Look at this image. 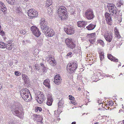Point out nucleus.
Segmentation results:
<instances>
[{"mask_svg":"<svg viewBox=\"0 0 124 124\" xmlns=\"http://www.w3.org/2000/svg\"><path fill=\"white\" fill-rule=\"evenodd\" d=\"M11 109L13 114L20 118L23 119L24 117V113L23 111L22 107L19 103H16L11 106Z\"/></svg>","mask_w":124,"mask_h":124,"instance_id":"nucleus-1","label":"nucleus"},{"mask_svg":"<svg viewBox=\"0 0 124 124\" xmlns=\"http://www.w3.org/2000/svg\"><path fill=\"white\" fill-rule=\"evenodd\" d=\"M107 7L110 13L115 17L117 18L119 16H121V13H119V11L113 4H108Z\"/></svg>","mask_w":124,"mask_h":124,"instance_id":"nucleus-2","label":"nucleus"},{"mask_svg":"<svg viewBox=\"0 0 124 124\" xmlns=\"http://www.w3.org/2000/svg\"><path fill=\"white\" fill-rule=\"evenodd\" d=\"M58 15L61 20L66 19L68 16L66 8L64 6H60L57 10Z\"/></svg>","mask_w":124,"mask_h":124,"instance_id":"nucleus-3","label":"nucleus"},{"mask_svg":"<svg viewBox=\"0 0 124 124\" xmlns=\"http://www.w3.org/2000/svg\"><path fill=\"white\" fill-rule=\"evenodd\" d=\"M77 67V61H71L67 65V71L70 74L73 73L75 71Z\"/></svg>","mask_w":124,"mask_h":124,"instance_id":"nucleus-4","label":"nucleus"},{"mask_svg":"<svg viewBox=\"0 0 124 124\" xmlns=\"http://www.w3.org/2000/svg\"><path fill=\"white\" fill-rule=\"evenodd\" d=\"M40 27L43 32H45V30L48 29L49 28L47 26V23L45 19L42 18L41 20V22L40 23Z\"/></svg>","mask_w":124,"mask_h":124,"instance_id":"nucleus-5","label":"nucleus"},{"mask_svg":"<svg viewBox=\"0 0 124 124\" xmlns=\"http://www.w3.org/2000/svg\"><path fill=\"white\" fill-rule=\"evenodd\" d=\"M102 34L104 35V36L107 41L110 42L113 39V36L112 34L111 33L106 31H104V32H102Z\"/></svg>","mask_w":124,"mask_h":124,"instance_id":"nucleus-6","label":"nucleus"},{"mask_svg":"<svg viewBox=\"0 0 124 124\" xmlns=\"http://www.w3.org/2000/svg\"><path fill=\"white\" fill-rule=\"evenodd\" d=\"M35 99L39 103H41L45 99L44 95L41 92H38L36 96Z\"/></svg>","mask_w":124,"mask_h":124,"instance_id":"nucleus-7","label":"nucleus"},{"mask_svg":"<svg viewBox=\"0 0 124 124\" xmlns=\"http://www.w3.org/2000/svg\"><path fill=\"white\" fill-rule=\"evenodd\" d=\"M85 17L88 20H91L93 18L94 16L92 10L88 9L85 12Z\"/></svg>","mask_w":124,"mask_h":124,"instance_id":"nucleus-8","label":"nucleus"},{"mask_svg":"<svg viewBox=\"0 0 124 124\" xmlns=\"http://www.w3.org/2000/svg\"><path fill=\"white\" fill-rule=\"evenodd\" d=\"M27 13L28 16L31 19L36 17L38 15V12L34 9H29Z\"/></svg>","mask_w":124,"mask_h":124,"instance_id":"nucleus-9","label":"nucleus"},{"mask_svg":"<svg viewBox=\"0 0 124 124\" xmlns=\"http://www.w3.org/2000/svg\"><path fill=\"white\" fill-rule=\"evenodd\" d=\"M31 30L35 36L37 37H39L41 33L37 27L33 26L31 27Z\"/></svg>","mask_w":124,"mask_h":124,"instance_id":"nucleus-10","label":"nucleus"},{"mask_svg":"<svg viewBox=\"0 0 124 124\" xmlns=\"http://www.w3.org/2000/svg\"><path fill=\"white\" fill-rule=\"evenodd\" d=\"M52 66H55L56 64V62L54 60V58L51 56L46 57L45 61Z\"/></svg>","mask_w":124,"mask_h":124,"instance_id":"nucleus-11","label":"nucleus"},{"mask_svg":"<svg viewBox=\"0 0 124 124\" xmlns=\"http://www.w3.org/2000/svg\"><path fill=\"white\" fill-rule=\"evenodd\" d=\"M105 16L106 23L110 25H111L112 24V20L111 19L110 14L106 12L105 14Z\"/></svg>","mask_w":124,"mask_h":124,"instance_id":"nucleus-12","label":"nucleus"},{"mask_svg":"<svg viewBox=\"0 0 124 124\" xmlns=\"http://www.w3.org/2000/svg\"><path fill=\"white\" fill-rule=\"evenodd\" d=\"M45 32H43L45 35L49 37L53 36L54 34V31L49 28L45 30Z\"/></svg>","mask_w":124,"mask_h":124,"instance_id":"nucleus-13","label":"nucleus"},{"mask_svg":"<svg viewBox=\"0 0 124 124\" xmlns=\"http://www.w3.org/2000/svg\"><path fill=\"white\" fill-rule=\"evenodd\" d=\"M64 30L65 32L69 35L73 34L75 32L74 28L72 27L69 26L67 28H64Z\"/></svg>","mask_w":124,"mask_h":124,"instance_id":"nucleus-14","label":"nucleus"},{"mask_svg":"<svg viewBox=\"0 0 124 124\" xmlns=\"http://www.w3.org/2000/svg\"><path fill=\"white\" fill-rule=\"evenodd\" d=\"M26 94L24 95V97H22L25 101L28 102H29L32 99L30 93H29V94Z\"/></svg>","mask_w":124,"mask_h":124,"instance_id":"nucleus-15","label":"nucleus"},{"mask_svg":"<svg viewBox=\"0 0 124 124\" xmlns=\"http://www.w3.org/2000/svg\"><path fill=\"white\" fill-rule=\"evenodd\" d=\"M0 10H1L4 14L7 13V9L4 4L2 2L0 1Z\"/></svg>","mask_w":124,"mask_h":124,"instance_id":"nucleus-16","label":"nucleus"},{"mask_svg":"<svg viewBox=\"0 0 124 124\" xmlns=\"http://www.w3.org/2000/svg\"><path fill=\"white\" fill-rule=\"evenodd\" d=\"M61 80V78L60 76L59 75H56L54 78V83L56 84L59 85Z\"/></svg>","mask_w":124,"mask_h":124,"instance_id":"nucleus-17","label":"nucleus"},{"mask_svg":"<svg viewBox=\"0 0 124 124\" xmlns=\"http://www.w3.org/2000/svg\"><path fill=\"white\" fill-rule=\"evenodd\" d=\"M30 93L29 90L26 88H24L21 89L20 91V93L21 97H24V95L26 94H29Z\"/></svg>","mask_w":124,"mask_h":124,"instance_id":"nucleus-18","label":"nucleus"},{"mask_svg":"<svg viewBox=\"0 0 124 124\" xmlns=\"http://www.w3.org/2000/svg\"><path fill=\"white\" fill-rule=\"evenodd\" d=\"M47 100L46 102V104L48 106H51L52 104L53 99L52 98L51 94H48L47 95Z\"/></svg>","mask_w":124,"mask_h":124,"instance_id":"nucleus-19","label":"nucleus"},{"mask_svg":"<svg viewBox=\"0 0 124 124\" xmlns=\"http://www.w3.org/2000/svg\"><path fill=\"white\" fill-rule=\"evenodd\" d=\"M87 23L85 21H79L77 23L78 26L80 27H84L87 24Z\"/></svg>","mask_w":124,"mask_h":124,"instance_id":"nucleus-20","label":"nucleus"},{"mask_svg":"<svg viewBox=\"0 0 124 124\" xmlns=\"http://www.w3.org/2000/svg\"><path fill=\"white\" fill-rule=\"evenodd\" d=\"M68 8L69 11L71 14H74L75 11V7L73 4H70L68 6Z\"/></svg>","mask_w":124,"mask_h":124,"instance_id":"nucleus-21","label":"nucleus"},{"mask_svg":"<svg viewBox=\"0 0 124 124\" xmlns=\"http://www.w3.org/2000/svg\"><path fill=\"white\" fill-rule=\"evenodd\" d=\"M108 57V59L111 61L116 62H118V59L116 58L113 56L111 54H107Z\"/></svg>","mask_w":124,"mask_h":124,"instance_id":"nucleus-22","label":"nucleus"},{"mask_svg":"<svg viewBox=\"0 0 124 124\" xmlns=\"http://www.w3.org/2000/svg\"><path fill=\"white\" fill-rule=\"evenodd\" d=\"M114 30L115 31V37L118 39L120 38L121 36L117 28L116 27H115L114 28Z\"/></svg>","mask_w":124,"mask_h":124,"instance_id":"nucleus-23","label":"nucleus"},{"mask_svg":"<svg viewBox=\"0 0 124 124\" xmlns=\"http://www.w3.org/2000/svg\"><path fill=\"white\" fill-rule=\"evenodd\" d=\"M34 116L35 117V120H37L38 122H40L41 124H43L42 123H41L43 120V118L40 115H34Z\"/></svg>","mask_w":124,"mask_h":124,"instance_id":"nucleus-24","label":"nucleus"},{"mask_svg":"<svg viewBox=\"0 0 124 124\" xmlns=\"http://www.w3.org/2000/svg\"><path fill=\"white\" fill-rule=\"evenodd\" d=\"M43 84L48 88H50V81L49 79H46L44 80L43 83Z\"/></svg>","mask_w":124,"mask_h":124,"instance_id":"nucleus-25","label":"nucleus"},{"mask_svg":"<svg viewBox=\"0 0 124 124\" xmlns=\"http://www.w3.org/2000/svg\"><path fill=\"white\" fill-rule=\"evenodd\" d=\"M22 79L24 81L25 83H26L29 80V79L27 75L24 74H22Z\"/></svg>","mask_w":124,"mask_h":124,"instance_id":"nucleus-26","label":"nucleus"},{"mask_svg":"<svg viewBox=\"0 0 124 124\" xmlns=\"http://www.w3.org/2000/svg\"><path fill=\"white\" fill-rule=\"evenodd\" d=\"M13 41L12 40L10 41V42H9L7 44H6V48L8 50H10L12 49L13 47V45H12L11 43Z\"/></svg>","mask_w":124,"mask_h":124,"instance_id":"nucleus-27","label":"nucleus"},{"mask_svg":"<svg viewBox=\"0 0 124 124\" xmlns=\"http://www.w3.org/2000/svg\"><path fill=\"white\" fill-rule=\"evenodd\" d=\"M40 64L41 66L40 67L42 69L43 72L44 73L46 72L47 71L48 68L45 66H44L42 63H40Z\"/></svg>","mask_w":124,"mask_h":124,"instance_id":"nucleus-28","label":"nucleus"},{"mask_svg":"<svg viewBox=\"0 0 124 124\" xmlns=\"http://www.w3.org/2000/svg\"><path fill=\"white\" fill-rule=\"evenodd\" d=\"M16 12L19 15H22V11L21 8L20 7H16Z\"/></svg>","mask_w":124,"mask_h":124,"instance_id":"nucleus-29","label":"nucleus"},{"mask_svg":"<svg viewBox=\"0 0 124 124\" xmlns=\"http://www.w3.org/2000/svg\"><path fill=\"white\" fill-rule=\"evenodd\" d=\"M95 26L96 25L93 24H91L88 26H86V27L87 28L88 30H91L94 29Z\"/></svg>","mask_w":124,"mask_h":124,"instance_id":"nucleus-30","label":"nucleus"},{"mask_svg":"<svg viewBox=\"0 0 124 124\" xmlns=\"http://www.w3.org/2000/svg\"><path fill=\"white\" fill-rule=\"evenodd\" d=\"M52 0H47L46 2V5L45 7L46 8L52 7Z\"/></svg>","mask_w":124,"mask_h":124,"instance_id":"nucleus-31","label":"nucleus"},{"mask_svg":"<svg viewBox=\"0 0 124 124\" xmlns=\"http://www.w3.org/2000/svg\"><path fill=\"white\" fill-rule=\"evenodd\" d=\"M69 45H67L68 47L72 49L75 48L76 46L75 44L73 42H71V43H70V44H69Z\"/></svg>","mask_w":124,"mask_h":124,"instance_id":"nucleus-32","label":"nucleus"},{"mask_svg":"<svg viewBox=\"0 0 124 124\" xmlns=\"http://www.w3.org/2000/svg\"><path fill=\"white\" fill-rule=\"evenodd\" d=\"M65 43L67 45H69V44L72 42V39L70 38H68L65 39Z\"/></svg>","mask_w":124,"mask_h":124,"instance_id":"nucleus-33","label":"nucleus"},{"mask_svg":"<svg viewBox=\"0 0 124 124\" xmlns=\"http://www.w3.org/2000/svg\"><path fill=\"white\" fill-rule=\"evenodd\" d=\"M64 102L63 101L61 100L59 102L58 104V108H59L62 107L64 104Z\"/></svg>","mask_w":124,"mask_h":124,"instance_id":"nucleus-34","label":"nucleus"},{"mask_svg":"<svg viewBox=\"0 0 124 124\" xmlns=\"http://www.w3.org/2000/svg\"><path fill=\"white\" fill-rule=\"evenodd\" d=\"M6 44L4 42L0 41V48H6Z\"/></svg>","mask_w":124,"mask_h":124,"instance_id":"nucleus-35","label":"nucleus"},{"mask_svg":"<svg viewBox=\"0 0 124 124\" xmlns=\"http://www.w3.org/2000/svg\"><path fill=\"white\" fill-rule=\"evenodd\" d=\"M53 7L52 6V7H49V8L47 9L48 13L52 14L53 13L52 11L53 10Z\"/></svg>","mask_w":124,"mask_h":124,"instance_id":"nucleus-36","label":"nucleus"},{"mask_svg":"<svg viewBox=\"0 0 124 124\" xmlns=\"http://www.w3.org/2000/svg\"><path fill=\"white\" fill-rule=\"evenodd\" d=\"M99 55L100 60L101 61L104 58V53L103 52H101L99 53Z\"/></svg>","mask_w":124,"mask_h":124,"instance_id":"nucleus-37","label":"nucleus"},{"mask_svg":"<svg viewBox=\"0 0 124 124\" xmlns=\"http://www.w3.org/2000/svg\"><path fill=\"white\" fill-rule=\"evenodd\" d=\"M101 71L100 70L97 71L96 73H95V75L97 76L98 77H99L101 76Z\"/></svg>","mask_w":124,"mask_h":124,"instance_id":"nucleus-38","label":"nucleus"},{"mask_svg":"<svg viewBox=\"0 0 124 124\" xmlns=\"http://www.w3.org/2000/svg\"><path fill=\"white\" fill-rule=\"evenodd\" d=\"M95 33H93L90 34H89L90 39L92 38L95 39Z\"/></svg>","mask_w":124,"mask_h":124,"instance_id":"nucleus-39","label":"nucleus"},{"mask_svg":"<svg viewBox=\"0 0 124 124\" xmlns=\"http://www.w3.org/2000/svg\"><path fill=\"white\" fill-rule=\"evenodd\" d=\"M7 2L11 5H13L15 2V0H7Z\"/></svg>","mask_w":124,"mask_h":124,"instance_id":"nucleus-40","label":"nucleus"},{"mask_svg":"<svg viewBox=\"0 0 124 124\" xmlns=\"http://www.w3.org/2000/svg\"><path fill=\"white\" fill-rule=\"evenodd\" d=\"M42 110L41 108L40 107H37L35 108V111L36 112H40Z\"/></svg>","mask_w":124,"mask_h":124,"instance_id":"nucleus-41","label":"nucleus"},{"mask_svg":"<svg viewBox=\"0 0 124 124\" xmlns=\"http://www.w3.org/2000/svg\"><path fill=\"white\" fill-rule=\"evenodd\" d=\"M95 39H89V41L91 43V44H93L94 42L95 41Z\"/></svg>","mask_w":124,"mask_h":124,"instance_id":"nucleus-42","label":"nucleus"},{"mask_svg":"<svg viewBox=\"0 0 124 124\" xmlns=\"http://www.w3.org/2000/svg\"><path fill=\"white\" fill-rule=\"evenodd\" d=\"M23 42L25 44H26L27 43H31V42L29 40H23Z\"/></svg>","mask_w":124,"mask_h":124,"instance_id":"nucleus-43","label":"nucleus"},{"mask_svg":"<svg viewBox=\"0 0 124 124\" xmlns=\"http://www.w3.org/2000/svg\"><path fill=\"white\" fill-rule=\"evenodd\" d=\"M15 74L17 76H19L21 75V73L18 72V71H16L15 72Z\"/></svg>","mask_w":124,"mask_h":124,"instance_id":"nucleus-44","label":"nucleus"},{"mask_svg":"<svg viewBox=\"0 0 124 124\" xmlns=\"http://www.w3.org/2000/svg\"><path fill=\"white\" fill-rule=\"evenodd\" d=\"M41 67H40V69L41 68ZM40 68H39V66L37 65H35V68L34 69L35 70H39Z\"/></svg>","mask_w":124,"mask_h":124,"instance_id":"nucleus-45","label":"nucleus"},{"mask_svg":"<svg viewBox=\"0 0 124 124\" xmlns=\"http://www.w3.org/2000/svg\"><path fill=\"white\" fill-rule=\"evenodd\" d=\"M114 104L113 101H110L108 102V105H109V106H112Z\"/></svg>","mask_w":124,"mask_h":124,"instance_id":"nucleus-46","label":"nucleus"},{"mask_svg":"<svg viewBox=\"0 0 124 124\" xmlns=\"http://www.w3.org/2000/svg\"><path fill=\"white\" fill-rule=\"evenodd\" d=\"M99 43L102 46H103L104 45V43L103 41L101 40H100L99 41Z\"/></svg>","mask_w":124,"mask_h":124,"instance_id":"nucleus-47","label":"nucleus"},{"mask_svg":"<svg viewBox=\"0 0 124 124\" xmlns=\"http://www.w3.org/2000/svg\"><path fill=\"white\" fill-rule=\"evenodd\" d=\"M21 34L24 35L26 33V32L24 30H21L20 31Z\"/></svg>","mask_w":124,"mask_h":124,"instance_id":"nucleus-48","label":"nucleus"},{"mask_svg":"<svg viewBox=\"0 0 124 124\" xmlns=\"http://www.w3.org/2000/svg\"><path fill=\"white\" fill-rule=\"evenodd\" d=\"M69 99L70 100H73L74 99V97L71 95H69Z\"/></svg>","mask_w":124,"mask_h":124,"instance_id":"nucleus-49","label":"nucleus"},{"mask_svg":"<svg viewBox=\"0 0 124 124\" xmlns=\"http://www.w3.org/2000/svg\"><path fill=\"white\" fill-rule=\"evenodd\" d=\"M72 54V52H69L67 54V56H69L70 57L71 56V55Z\"/></svg>","mask_w":124,"mask_h":124,"instance_id":"nucleus-50","label":"nucleus"},{"mask_svg":"<svg viewBox=\"0 0 124 124\" xmlns=\"http://www.w3.org/2000/svg\"><path fill=\"white\" fill-rule=\"evenodd\" d=\"M118 124H124V120L119 122Z\"/></svg>","mask_w":124,"mask_h":124,"instance_id":"nucleus-51","label":"nucleus"},{"mask_svg":"<svg viewBox=\"0 0 124 124\" xmlns=\"http://www.w3.org/2000/svg\"><path fill=\"white\" fill-rule=\"evenodd\" d=\"M38 44H39V45H41L42 43V40H41L39 42V40L38 41Z\"/></svg>","mask_w":124,"mask_h":124,"instance_id":"nucleus-52","label":"nucleus"},{"mask_svg":"<svg viewBox=\"0 0 124 124\" xmlns=\"http://www.w3.org/2000/svg\"><path fill=\"white\" fill-rule=\"evenodd\" d=\"M98 103H99V105L101 104H102V103L101 102V101L100 100H99L98 101Z\"/></svg>","mask_w":124,"mask_h":124,"instance_id":"nucleus-53","label":"nucleus"},{"mask_svg":"<svg viewBox=\"0 0 124 124\" xmlns=\"http://www.w3.org/2000/svg\"><path fill=\"white\" fill-rule=\"evenodd\" d=\"M122 5L119 4L118 3H117L116 6L118 7H120L121 5Z\"/></svg>","mask_w":124,"mask_h":124,"instance_id":"nucleus-54","label":"nucleus"},{"mask_svg":"<svg viewBox=\"0 0 124 124\" xmlns=\"http://www.w3.org/2000/svg\"><path fill=\"white\" fill-rule=\"evenodd\" d=\"M2 87V83H0V90H1Z\"/></svg>","mask_w":124,"mask_h":124,"instance_id":"nucleus-55","label":"nucleus"},{"mask_svg":"<svg viewBox=\"0 0 124 124\" xmlns=\"http://www.w3.org/2000/svg\"><path fill=\"white\" fill-rule=\"evenodd\" d=\"M8 124H15L13 122H10L8 123Z\"/></svg>","mask_w":124,"mask_h":124,"instance_id":"nucleus-56","label":"nucleus"},{"mask_svg":"<svg viewBox=\"0 0 124 124\" xmlns=\"http://www.w3.org/2000/svg\"><path fill=\"white\" fill-rule=\"evenodd\" d=\"M118 3L119 4H120L122 5L123 4L121 2V1H119L118 2V3Z\"/></svg>","mask_w":124,"mask_h":124,"instance_id":"nucleus-57","label":"nucleus"},{"mask_svg":"<svg viewBox=\"0 0 124 124\" xmlns=\"http://www.w3.org/2000/svg\"><path fill=\"white\" fill-rule=\"evenodd\" d=\"M71 103H72V104H74L75 105H76V103H75V102H74L73 101Z\"/></svg>","mask_w":124,"mask_h":124,"instance_id":"nucleus-58","label":"nucleus"},{"mask_svg":"<svg viewBox=\"0 0 124 124\" xmlns=\"http://www.w3.org/2000/svg\"><path fill=\"white\" fill-rule=\"evenodd\" d=\"M76 124V122H72L71 123V124Z\"/></svg>","mask_w":124,"mask_h":124,"instance_id":"nucleus-59","label":"nucleus"},{"mask_svg":"<svg viewBox=\"0 0 124 124\" xmlns=\"http://www.w3.org/2000/svg\"><path fill=\"white\" fill-rule=\"evenodd\" d=\"M99 123L98 122H96L94 123V124H98Z\"/></svg>","mask_w":124,"mask_h":124,"instance_id":"nucleus-60","label":"nucleus"},{"mask_svg":"<svg viewBox=\"0 0 124 124\" xmlns=\"http://www.w3.org/2000/svg\"><path fill=\"white\" fill-rule=\"evenodd\" d=\"M120 19L118 21H119L120 22L122 21V19Z\"/></svg>","mask_w":124,"mask_h":124,"instance_id":"nucleus-61","label":"nucleus"},{"mask_svg":"<svg viewBox=\"0 0 124 124\" xmlns=\"http://www.w3.org/2000/svg\"><path fill=\"white\" fill-rule=\"evenodd\" d=\"M121 66V63H120L118 64V66Z\"/></svg>","mask_w":124,"mask_h":124,"instance_id":"nucleus-62","label":"nucleus"},{"mask_svg":"<svg viewBox=\"0 0 124 124\" xmlns=\"http://www.w3.org/2000/svg\"><path fill=\"white\" fill-rule=\"evenodd\" d=\"M106 76L107 77H109L110 76H109V75H107Z\"/></svg>","mask_w":124,"mask_h":124,"instance_id":"nucleus-63","label":"nucleus"},{"mask_svg":"<svg viewBox=\"0 0 124 124\" xmlns=\"http://www.w3.org/2000/svg\"><path fill=\"white\" fill-rule=\"evenodd\" d=\"M80 88H78V89L79 90H80Z\"/></svg>","mask_w":124,"mask_h":124,"instance_id":"nucleus-64","label":"nucleus"}]
</instances>
